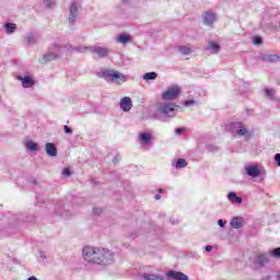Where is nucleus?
I'll return each instance as SVG.
<instances>
[{
	"label": "nucleus",
	"instance_id": "ddd939ff",
	"mask_svg": "<svg viewBox=\"0 0 280 280\" xmlns=\"http://www.w3.org/2000/svg\"><path fill=\"white\" fill-rule=\"evenodd\" d=\"M18 80L22 82V86L24 89H31V86H34V79H32L31 77H19Z\"/></svg>",
	"mask_w": 280,
	"mask_h": 280
},
{
	"label": "nucleus",
	"instance_id": "c85d7f7f",
	"mask_svg": "<svg viewBox=\"0 0 280 280\" xmlns=\"http://www.w3.org/2000/svg\"><path fill=\"white\" fill-rule=\"evenodd\" d=\"M182 167H187V161L185 159L177 160L176 168L182 170Z\"/></svg>",
	"mask_w": 280,
	"mask_h": 280
},
{
	"label": "nucleus",
	"instance_id": "473e14b6",
	"mask_svg": "<svg viewBox=\"0 0 280 280\" xmlns=\"http://www.w3.org/2000/svg\"><path fill=\"white\" fill-rule=\"evenodd\" d=\"M62 175L66 176L67 178H69V176H71V168H69V167L63 168Z\"/></svg>",
	"mask_w": 280,
	"mask_h": 280
},
{
	"label": "nucleus",
	"instance_id": "a19ab883",
	"mask_svg": "<svg viewBox=\"0 0 280 280\" xmlns=\"http://www.w3.org/2000/svg\"><path fill=\"white\" fill-rule=\"evenodd\" d=\"M120 160H121L120 156H116V158H114L113 162L116 163L117 161H120Z\"/></svg>",
	"mask_w": 280,
	"mask_h": 280
},
{
	"label": "nucleus",
	"instance_id": "423d86ee",
	"mask_svg": "<svg viewBox=\"0 0 280 280\" xmlns=\"http://www.w3.org/2000/svg\"><path fill=\"white\" fill-rule=\"evenodd\" d=\"M232 131L238 137H245L246 140L253 137V132L248 131V129H246V126L242 122H234L232 125Z\"/></svg>",
	"mask_w": 280,
	"mask_h": 280
},
{
	"label": "nucleus",
	"instance_id": "7c9ffc66",
	"mask_svg": "<svg viewBox=\"0 0 280 280\" xmlns=\"http://www.w3.org/2000/svg\"><path fill=\"white\" fill-rule=\"evenodd\" d=\"M44 4L46 8H54V5H56V0H44Z\"/></svg>",
	"mask_w": 280,
	"mask_h": 280
},
{
	"label": "nucleus",
	"instance_id": "cd10ccee",
	"mask_svg": "<svg viewBox=\"0 0 280 280\" xmlns=\"http://www.w3.org/2000/svg\"><path fill=\"white\" fill-rule=\"evenodd\" d=\"M156 78H158L156 72H149L143 75V80H147V81L156 80Z\"/></svg>",
	"mask_w": 280,
	"mask_h": 280
},
{
	"label": "nucleus",
	"instance_id": "bb28decb",
	"mask_svg": "<svg viewBox=\"0 0 280 280\" xmlns=\"http://www.w3.org/2000/svg\"><path fill=\"white\" fill-rule=\"evenodd\" d=\"M143 279H145V280H165V279H163V277L156 276V275H143Z\"/></svg>",
	"mask_w": 280,
	"mask_h": 280
},
{
	"label": "nucleus",
	"instance_id": "58836bf2",
	"mask_svg": "<svg viewBox=\"0 0 280 280\" xmlns=\"http://www.w3.org/2000/svg\"><path fill=\"white\" fill-rule=\"evenodd\" d=\"M211 250H213V246L207 245L206 253H211Z\"/></svg>",
	"mask_w": 280,
	"mask_h": 280
},
{
	"label": "nucleus",
	"instance_id": "a211bd4d",
	"mask_svg": "<svg viewBox=\"0 0 280 280\" xmlns=\"http://www.w3.org/2000/svg\"><path fill=\"white\" fill-rule=\"evenodd\" d=\"M26 150H30L31 152H37L38 150V143L32 141V140H27L25 143H24Z\"/></svg>",
	"mask_w": 280,
	"mask_h": 280
},
{
	"label": "nucleus",
	"instance_id": "9d476101",
	"mask_svg": "<svg viewBox=\"0 0 280 280\" xmlns=\"http://www.w3.org/2000/svg\"><path fill=\"white\" fill-rule=\"evenodd\" d=\"M120 108L124 113H130L132 109V98L125 96L120 100Z\"/></svg>",
	"mask_w": 280,
	"mask_h": 280
},
{
	"label": "nucleus",
	"instance_id": "393cba45",
	"mask_svg": "<svg viewBox=\"0 0 280 280\" xmlns=\"http://www.w3.org/2000/svg\"><path fill=\"white\" fill-rule=\"evenodd\" d=\"M7 34H14L16 32V24L7 23L4 24Z\"/></svg>",
	"mask_w": 280,
	"mask_h": 280
},
{
	"label": "nucleus",
	"instance_id": "1a4fd4ad",
	"mask_svg": "<svg viewBox=\"0 0 280 280\" xmlns=\"http://www.w3.org/2000/svg\"><path fill=\"white\" fill-rule=\"evenodd\" d=\"M201 16L203 24L208 27H211L213 25V22L218 21V16H215V13L205 12Z\"/></svg>",
	"mask_w": 280,
	"mask_h": 280
},
{
	"label": "nucleus",
	"instance_id": "e433bc0d",
	"mask_svg": "<svg viewBox=\"0 0 280 280\" xmlns=\"http://www.w3.org/2000/svg\"><path fill=\"white\" fill-rule=\"evenodd\" d=\"M275 161H277L278 166L280 167V153H277V154L275 155Z\"/></svg>",
	"mask_w": 280,
	"mask_h": 280
},
{
	"label": "nucleus",
	"instance_id": "7ed1b4c3",
	"mask_svg": "<svg viewBox=\"0 0 280 280\" xmlns=\"http://www.w3.org/2000/svg\"><path fill=\"white\" fill-rule=\"evenodd\" d=\"M71 51V48L67 46L54 45L50 47L49 54L45 55L42 58V62H51V60H58L61 56H65V52Z\"/></svg>",
	"mask_w": 280,
	"mask_h": 280
},
{
	"label": "nucleus",
	"instance_id": "9b49d317",
	"mask_svg": "<svg viewBox=\"0 0 280 280\" xmlns=\"http://www.w3.org/2000/svg\"><path fill=\"white\" fill-rule=\"evenodd\" d=\"M245 172L248 176L252 178H257L261 172L259 171V167L257 165H248L245 167Z\"/></svg>",
	"mask_w": 280,
	"mask_h": 280
},
{
	"label": "nucleus",
	"instance_id": "dca6fc26",
	"mask_svg": "<svg viewBox=\"0 0 280 280\" xmlns=\"http://www.w3.org/2000/svg\"><path fill=\"white\" fill-rule=\"evenodd\" d=\"M261 60L264 62H280V57L278 55H264Z\"/></svg>",
	"mask_w": 280,
	"mask_h": 280
},
{
	"label": "nucleus",
	"instance_id": "79ce46f5",
	"mask_svg": "<svg viewBox=\"0 0 280 280\" xmlns=\"http://www.w3.org/2000/svg\"><path fill=\"white\" fill-rule=\"evenodd\" d=\"M27 280H38V278L32 276V277H30Z\"/></svg>",
	"mask_w": 280,
	"mask_h": 280
},
{
	"label": "nucleus",
	"instance_id": "0eeeda50",
	"mask_svg": "<svg viewBox=\"0 0 280 280\" xmlns=\"http://www.w3.org/2000/svg\"><path fill=\"white\" fill-rule=\"evenodd\" d=\"M92 51L93 54H96L98 58H108V55L110 54V49L103 46H93Z\"/></svg>",
	"mask_w": 280,
	"mask_h": 280
},
{
	"label": "nucleus",
	"instance_id": "b1692460",
	"mask_svg": "<svg viewBox=\"0 0 280 280\" xmlns=\"http://www.w3.org/2000/svg\"><path fill=\"white\" fill-rule=\"evenodd\" d=\"M268 255L271 257V259H280V247L270 249Z\"/></svg>",
	"mask_w": 280,
	"mask_h": 280
},
{
	"label": "nucleus",
	"instance_id": "39448f33",
	"mask_svg": "<svg viewBox=\"0 0 280 280\" xmlns=\"http://www.w3.org/2000/svg\"><path fill=\"white\" fill-rule=\"evenodd\" d=\"M180 96V86L178 85H173L167 88L166 91L162 92L161 98L164 102H174V100H178Z\"/></svg>",
	"mask_w": 280,
	"mask_h": 280
},
{
	"label": "nucleus",
	"instance_id": "37998d69",
	"mask_svg": "<svg viewBox=\"0 0 280 280\" xmlns=\"http://www.w3.org/2000/svg\"><path fill=\"white\" fill-rule=\"evenodd\" d=\"M155 200H161V195H155Z\"/></svg>",
	"mask_w": 280,
	"mask_h": 280
},
{
	"label": "nucleus",
	"instance_id": "2f4dec72",
	"mask_svg": "<svg viewBox=\"0 0 280 280\" xmlns=\"http://www.w3.org/2000/svg\"><path fill=\"white\" fill-rule=\"evenodd\" d=\"M103 211H104V210H103L102 208L95 207V208H93L92 213H93L94 215H102Z\"/></svg>",
	"mask_w": 280,
	"mask_h": 280
},
{
	"label": "nucleus",
	"instance_id": "c756f323",
	"mask_svg": "<svg viewBox=\"0 0 280 280\" xmlns=\"http://www.w3.org/2000/svg\"><path fill=\"white\" fill-rule=\"evenodd\" d=\"M77 50L80 54H89V51H93V47H79V48H77Z\"/></svg>",
	"mask_w": 280,
	"mask_h": 280
},
{
	"label": "nucleus",
	"instance_id": "f3484780",
	"mask_svg": "<svg viewBox=\"0 0 280 280\" xmlns=\"http://www.w3.org/2000/svg\"><path fill=\"white\" fill-rule=\"evenodd\" d=\"M264 93H265L266 97H268L269 100H273L275 102H277L279 100V98H277V92L272 89L265 88Z\"/></svg>",
	"mask_w": 280,
	"mask_h": 280
},
{
	"label": "nucleus",
	"instance_id": "4c0bfd02",
	"mask_svg": "<svg viewBox=\"0 0 280 280\" xmlns=\"http://www.w3.org/2000/svg\"><path fill=\"white\" fill-rule=\"evenodd\" d=\"M218 224H219V226L224 228V225L226 224V221L220 219V220L218 221Z\"/></svg>",
	"mask_w": 280,
	"mask_h": 280
},
{
	"label": "nucleus",
	"instance_id": "f03ea898",
	"mask_svg": "<svg viewBox=\"0 0 280 280\" xmlns=\"http://www.w3.org/2000/svg\"><path fill=\"white\" fill-rule=\"evenodd\" d=\"M101 78H104L108 82H114V84H124L127 80L124 73L113 69H103L101 71Z\"/></svg>",
	"mask_w": 280,
	"mask_h": 280
},
{
	"label": "nucleus",
	"instance_id": "5701e85b",
	"mask_svg": "<svg viewBox=\"0 0 280 280\" xmlns=\"http://www.w3.org/2000/svg\"><path fill=\"white\" fill-rule=\"evenodd\" d=\"M75 14H78V3L73 2L70 5V21H73L75 19Z\"/></svg>",
	"mask_w": 280,
	"mask_h": 280
},
{
	"label": "nucleus",
	"instance_id": "4be33fe9",
	"mask_svg": "<svg viewBox=\"0 0 280 280\" xmlns=\"http://www.w3.org/2000/svg\"><path fill=\"white\" fill-rule=\"evenodd\" d=\"M208 48L211 50L212 54L220 52V44H218V42H210L208 44Z\"/></svg>",
	"mask_w": 280,
	"mask_h": 280
},
{
	"label": "nucleus",
	"instance_id": "f704fd0d",
	"mask_svg": "<svg viewBox=\"0 0 280 280\" xmlns=\"http://www.w3.org/2000/svg\"><path fill=\"white\" fill-rule=\"evenodd\" d=\"M63 130H65L66 135H73V130L69 126H65Z\"/></svg>",
	"mask_w": 280,
	"mask_h": 280
},
{
	"label": "nucleus",
	"instance_id": "aec40b11",
	"mask_svg": "<svg viewBox=\"0 0 280 280\" xmlns=\"http://www.w3.org/2000/svg\"><path fill=\"white\" fill-rule=\"evenodd\" d=\"M139 139L143 145H148V143L152 141V135L143 132L139 135Z\"/></svg>",
	"mask_w": 280,
	"mask_h": 280
},
{
	"label": "nucleus",
	"instance_id": "c9c22d12",
	"mask_svg": "<svg viewBox=\"0 0 280 280\" xmlns=\"http://www.w3.org/2000/svg\"><path fill=\"white\" fill-rule=\"evenodd\" d=\"M194 104H196L195 100H188V101L184 102V105H186V106H194Z\"/></svg>",
	"mask_w": 280,
	"mask_h": 280
},
{
	"label": "nucleus",
	"instance_id": "4468645a",
	"mask_svg": "<svg viewBox=\"0 0 280 280\" xmlns=\"http://www.w3.org/2000/svg\"><path fill=\"white\" fill-rule=\"evenodd\" d=\"M271 259V256L268 255V252L266 254H259L256 258L257 264L260 266H266V264H269Z\"/></svg>",
	"mask_w": 280,
	"mask_h": 280
},
{
	"label": "nucleus",
	"instance_id": "f8f14e48",
	"mask_svg": "<svg viewBox=\"0 0 280 280\" xmlns=\"http://www.w3.org/2000/svg\"><path fill=\"white\" fill-rule=\"evenodd\" d=\"M45 151L48 156H58V149L51 142L46 143Z\"/></svg>",
	"mask_w": 280,
	"mask_h": 280
},
{
	"label": "nucleus",
	"instance_id": "2eb2a0df",
	"mask_svg": "<svg viewBox=\"0 0 280 280\" xmlns=\"http://www.w3.org/2000/svg\"><path fill=\"white\" fill-rule=\"evenodd\" d=\"M232 229H242L244 226V219L242 217H236L231 220Z\"/></svg>",
	"mask_w": 280,
	"mask_h": 280
},
{
	"label": "nucleus",
	"instance_id": "6ab92c4d",
	"mask_svg": "<svg viewBox=\"0 0 280 280\" xmlns=\"http://www.w3.org/2000/svg\"><path fill=\"white\" fill-rule=\"evenodd\" d=\"M132 40V37L128 34H120L117 37V43H120L121 45H126L127 43H130Z\"/></svg>",
	"mask_w": 280,
	"mask_h": 280
},
{
	"label": "nucleus",
	"instance_id": "412c9836",
	"mask_svg": "<svg viewBox=\"0 0 280 280\" xmlns=\"http://www.w3.org/2000/svg\"><path fill=\"white\" fill-rule=\"evenodd\" d=\"M228 200H230V202H235L236 205H242V198L237 197V194L235 192H230L228 195Z\"/></svg>",
	"mask_w": 280,
	"mask_h": 280
},
{
	"label": "nucleus",
	"instance_id": "a878e982",
	"mask_svg": "<svg viewBox=\"0 0 280 280\" xmlns=\"http://www.w3.org/2000/svg\"><path fill=\"white\" fill-rule=\"evenodd\" d=\"M178 51L179 54H183V56H189V54H191V48L187 46H179Z\"/></svg>",
	"mask_w": 280,
	"mask_h": 280
},
{
	"label": "nucleus",
	"instance_id": "20e7f679",
	"mask_svg": "<svg viewBox=\"0 0 280 280\" xmlns=\"http://www.w3.org/2000/svg\"><path fill=\"white\" fill-rule=\"evenodd\" d=\"M178 105L176 103L163 101L156 103V110L161 113V115H165L166 117H176V109Z\"/></svg>",
	"mask_w": 280,
	"mask_h": 280
},
{
	"label": "nucleus",
	"instance_id": "ea45409f",
	"mask_svg": "<svg viewBox=\"0 0 280 280\" xmlns=\"http://www.w3.org/2000/svg\"><path fill=\"white\" fill-rule=\"evenodd\" d=\"M175 132H176L177 135H183V129L178 128V129L175 130Z\"/></svg>",
	"mask_w": 280,
	"mask_h": 280
},
{
	"label": "nucleus",
	"instance_id": "6e6552de",
	"mask_svg": "<svg viewBox=\"0 0 280 280\" xmlns=\"http://www.w3.org/2000/svg\"><path fill=\"white\" fill-rule=\"evenodd\" d=\"M165 275L167 279H172V280H189V276L180 271L171 270V271H167Z\"/></svg>",
	"mask_w": 280,
	"mask_h": 280
},
{
	"label": "nucleus",
	"instance_id": "f257e3e1",
	"mask_svg": "<svg viewBox=\"0 0 280 280\" xmlns=\"http://www.w3.org/2000/svg\"><path fill=\"white\" fill-rule=\"evenodd\" d=\"M84 261L96 266H105L115 261V254L104 247L86 246L82 249Z\"/></svg>",
	"mask_w": 280,
	"mask_h": 280
},
{
	"label": "nucleus",
	"instance_id": "72a5a7b5",
	"mask_svg": "<svg viewBox=\"0 0 280 280\" xmlns=\"http://www.w3.org/2000/svg\"><path fill=\"white\" fill-rule=\"evenodd\" d=\"M253 43H254V45H261L262 39H261V37L257 36V37L253 38Z\"/></svg>",
	"mask_w": 280,
	"mask_h": 280
},
{
	"label": "nucleus",
	"instance_id": "c03bdc74",
	"mask_svg": "<svg viewBox=\"0 0 280 280\" xmlns=\"http://www.w3.org/2000/svg\"><path fill=\"white\" fill-rule=\"evenodd\" d=\"M162 191H163V189H162V188H160V189H159V192H160V194H162Z\"/></svg>",
	"mask_w": 280,
	"mask_h": 280
}]
</instances>
